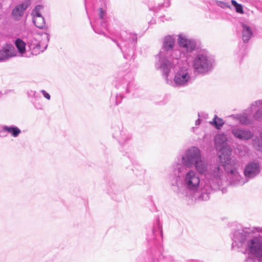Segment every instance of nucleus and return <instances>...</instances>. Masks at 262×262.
<instances>
[{
	"label": "nucleus",
	"instance_id": "f257e3e1",
	"mask_svg": "<svg viewBox=\"0 0 262 262\" xmlns=\"http://www.w3.org/2000/svg\"><path fill=\"white\" fill-rule=\"evenodd\" d=\"M177 165H183L185 169L194 167L199 174L205 176L204 193L201 196L204 200L208 199L209 194L213 190L220 189L223 185V170L218 165H212L208 168L207 162L202 156L201 150L196 146L188 148L181 157H177L171 165V169H176Z\"/></svg>",
	"mask_w": 262,
	"mask_h": 262
},
{
	"label": "nucleus",
	"instance_id": "f03ea898",
	"mask_svg": "<svg viewBox=\"0 0 262 262\" xmlns=\"http://www.w3.org/2000/svg\"><path fill=\"white\" fill-rule=\"evenodd\" d=\"M177 167L176 169H171L173 177L170 181V185L177 195L181 198L192 197L197 201L208 200L209 198L204 200L201 197L204 193L205 178L201 183L199 173L196 170H187L181 165H177Z\"/></svg>",
	"mask_w": 262,
	"mask_h": 262
},
{
	"label": "nucleus",
	"instance_id": "7ed1b4c3",
	"mask_svg": "<svg viewBox=\"0 0 262 262\" xmlns=\"http://www.w3.org/2000/svg\"><path fill=\"white\" fill-rule=\"evenodd\" d=\"M219 159L220 162L224 166L226 172L231 176V184L235 186L243 185L250 180L257 177L260 172V165L258 162H250L245 167V178H243L239 174L237 168L235 166V161L231 160L229 154H221L219 155Z\"/></svg>",
	"mask_w": 262,
	"mask_h": 262
},
{
	"label": "nucleus",
	"instance_id": "20e7f679",
	"mask_svg": "<svg viewBox=\"0 0 262 262\" xmlns=\"http://www.w3.org/2000/svg\"><path fill=\"white\" fill-rule=\"evenodd\" d=\"M176 43L174 35H168L163 39L162 46L158 55L159 60L155 63L156 69L167 76L171 68L178 64L181 60V53L173 49Z\"/></svg>",
	"mask_w": 262,
	"mask_h": 262
},
{
	"label": "nucleus",
	"instance_id": "39448f33",
	"mask_svg": "<svg viewBox=\"0 0 262 262\" xmlns=\"http://www.w3.org/2000/svg\"><path fill=\"white\" fill-rule=\"evenodd\" d=\"M182 61V60L174 67L171 68V69H173L174 70V75L173 80L169 79L168 78L170 72H168L167 76L162 72L167 83L174 88H181L187 86L192 83L194 79L192 68L188 63L181 65V62Z\"/></svg>",
	"mask_w": 262,
	"mask_h": 262
},
{
	"label": "nucleus",
	"instance_id": "423d86ee",
	"mask_svg": "<svg viewBox=\"0 0 262 262\" xmlns=\"http://www.w3.org/2000/svg\"><path fill=\"white\" fill-rule=\"evenodd\" d=\"M214 60L208 52L205 50H198L192 60V67L194 72L199 74H206L213 68Z\"/></svg>",
	"mask_w": 262,
	"mask_h": 262
},
{
	"label": "nucleus",
	"instance_id": "0eeeda50",
	"mask_svg": "<svg viewBox=\"0 0 262 262\" xmlns=\"http://www.w3.org/2000/svg\"><path fill=\"white\" fill-rule=\"evenodd\" d=\"M137 40V35L134 33L122 32L120 37L116 42L117 46L120 49L125 58L132 57Z\"/></svg>",
	"mask_w": 262,
	"mask_h": 262
},
{
	"label": "nucleus",
	"instance_id": "6e6552de",
	"mask_svg": "<svg viewBox=\"0 0 262 262\" xmlns=\"http://www.w3.org/2000/svg\"><path fill=\"white\" fill-rule=\"evenodd\" d=\"M178 43L181 48V59L185 57L187 59L191 56V53L195 50L196 48V41L189 38L184 34H180L178 36Z\"/></svg>",
	"mask_w": 262,
	"mask_h": 262
},
{
	"label": "nucleus",
	"instance_id": "1a4fd4ad",
	"mask_svg": "<svg viewBox=\"0 0 262 262\" xmlns=\"http://www.w3.org/2000/svg\"><path fill=\"white\" fill-rule=\"evenodd\" d=\"M134 74L129 70H119L116 77L115 86L117 89H121L129 93V88L134 80Z\"/></svg>",
	"mask_w": 262,
	"mask_h": 262
},
{
	"label": "nucleus",
	"instance_id": "9d476101",
	"mask_svg": "<svg viewBox=\"0 0 262 262\" xmlns=\"http://www.w3.org/2000/svg\"><path fill=\"white\" fill-rule=\"evenodd\" d=\"M113 137L121 145H124L131 139V135L125 129L121 124L112 126Z\"/></svg>",
	"mask_w": 262,
	"mask_h": 262
},
{
	"label": "nucleus",
	"instance_id": "9b49d317",
	"mask_svg": "<svg viewBox=\"0 0 262 262\" xmlns=\"http://www.w3.org/2000/svg\"><path fill=\"white\" fill-rule=\"evenodd\" d=\"M39 35H30L27 38V45L31 54L33 55H37L43 52L47 48L46 44L42 47L39 41Z\"/></svg>",
	"mask_w": 262,
	"mask_h": 262
},
{
	"label": "nucleus",
	"instance_id": "f8f14e48",
	"mask_svg": "<svg viewBox=\"0 0 262 262\" xmlns=\"http://www.w3.org/2000/svg\"><path fill=\"white\" fill-rule=\"evenodd\" d=\"M98 15L99 18L94 24L91 21V26L96 33L104 34L103 29H107V24L105 20L106 11L100 8L98 9Z\"/></svg>",
	"mask_w": 262,
	"mask_h": 262
},
{
	"label": "nucleus",
	"instance_id": "ddd939ff",
	"mask_svg": "<svg viewBox=\"0 0 262 262\" xmlns=\"http://www.w3.org/2000/svg\"><path fill=\"white\" fill-rule=\"evenodd\" d=\"M15 55L14 47L11 44H6L0 50V62L5 61Z\"/></svg>",
	"mask_w": 262,
	"mask_h": 262
},
{
	"label": "nucleus",
	"instance_id": "4468645a",
	"mask_svg": "<svg viewBox=\"0 0 262 262\" xmlns=\"http://www.w3.org/2000/svg\"><path fill=\"white\" fill-rule=\"evenodd\" d=\"M29 5V2L26 1L16 5L12 11L13 18L16 20H20L23 17L25 11L28 8Z\"/></svg>",
	"mask_w": 262,
	"mask_h": 262
},
{
	"label": "nucleus",
	"instance_id": "2eb2a0df",
	"mask_svg": "<svg viewBox=\"0 0 262 262\" xmlns=\"http://www.w3.org/2000/svg\"><path fill=\"white\" fill-rule=\"evenodd\" d=\"M232 133L234 136L240 140H248L253 136V133L248 129H243L235 127L232 129Z\"/></svg>",
	"mask_w": 262,
	"mask_h": 262
},
{
	"label": "nucleus",
	"instance_id": "dca6fc26",
	"mask_svg": "<svg viewBox=\"0 0 262 262\" xmlns=\"http://www.w3.org/2000/svg\"><path fill=\"white\" fill-rule=\"evenodd\" d=\"M5 133L10 134L12 137H17L21 133V130L15 126H0V137H5Z\"/></svg>",
	"mask_w": 262,
	"mask_h": 262
},
{
	"label": "nucleus",
	"instance_id": "f3484780",
	"mask_svg": "<svg viewBox=\"0 0 262 262\" xmlns=\"http://www.w3.org/2000/svg\"><path fill=\"white\" fill-rule=\"evenodd\" d=\"M242 39L244 42H247L251 38L253 32L251 28L248 25L242 24Z\"/></svg>",
	"mask_w": 262,
	"mask_h": 262
},
{
	"label": "nucleus",
	"instance_id": "a211bd4d",
	"mask_svg": "<svg viewBox=\"0 0 262 262\" xmlns=\"http://www.w3.org/2000/svg\"><path fill=\"white\" fill-rule=\"evenodd\" d=\"M227 140L226 136L224 134H219L214 138L215 146L217 149L221 150L224 147V144Z\"/></svg>",
	"mask_w": 262,
	"mask_h": 262
},
{
	"label": "nucleus",
	"instance_id": "6ab92c4d",
	"mask_svg": "<svg viewBox=\"0 0 262 262\" xmlns=\"http://www.w3.org/2000/svg\"><path fill=\"white\" fill-rule=\"evenodd\" d=\"M15 45L19 54H24L26 52V43L20 38H17L15 41Z\"/></svg>",
	"mask_w": 262,
	"mask_h": 262
},
{
	"label": "nucleus",
	"instance_id": "aec40b11",
	"mask_svg": "<svg viewBox=\"0 0 262 262\" xmlns=\"http://www.w3.org/2000/svg\"><path fill=\"white\" fill-rule=\"evenodd\" d=\"M32 19L33 23L36 27L42 29L45 27V20L42 16L35 17L32 18Z\"/></svg>",
	"mask_w": 262,
	"mask_h": 262
},
{
	"label": "nucleus",
	"instance_id": "412c9836",
	"mask_svg": "<svg viewBox=\"0 0 262 262\" xmlns=\"http://www.w3.org/2000/svg\"><path fill=\"white\" fill-rule=\"evenodd\" d=\"M42 9L43 6L42 5H38L36 6L31 12V15L32 16V18H34L35 17L42 16L41 14V11Z\"/></svg>",
	"mask_w": 262,
	"mask_h": 262
},
{
	"label": "nucleus",
	"instance_id": "4be33fe9",
	"mask_svg": "<svg viewBox=\"0 0 262 262\" xmlns=\"http://www.w3.org/2000/svg\"><path fill=\"white\" fill-rule=\"evenodd\" d=\"M237 119L239 122L243 124H248L250 123V121L248 118V115L246 113H243L241 115H237Z\"/></svg>",
	"mask_w": 262,
	"mask_h": 262
},
{
	"label": "nucleus",
	"instance_id": "5701e85b",
	"mask_svg": "<svg viewBox=\"0 0 262 262\" xmlns=\"http://www.w3.org/2000/svg\"><path fill=\"white\" fill-rule=\"evenodd\" d=\"M214 126L216 129H220V128L224 125V122L221 118H218L216 116H215L212 122Z\"/></svg>",
	"mask_w": 262,
	"mask_h": 262
},
{
	"label": "nucleus",
	"instance_id": "b1692460",
	"mask_svg": "<svg viewBox=\"0 0 262 262\" xmlns=\"http://www.w3.org/2000/svg\"><path fill=\"white\" fill-rule=\"evenodd\" d=\"M231 2L232 5L235 7L236 12L240 14L244 13L243 8L241 4H238L235 0H231Z\"/></svg>",
	"mask_w": 262,
	"mask_h": 262
},
{
	"label": "nucleus",
	"instance_id": "393cba45",
	"mask_svg": "<svg viewBox=\"0 0 262 262\" xmlns=\"http://www.w3.org/2000/svg\"><path fill=\"white\" fill-rule=\"evenodd\" d=\"M161 226L159 222H158L156 225H155L153 227L152 232L154 236H157V234H160L162 235V229Z\"/></svg>",
	"mask_w": 262,
	"mask_h": 262
},
{
	"label": "nucleus",
	"instance_id": "a878e982",
	"mask_svg": "<svg viewBox=\"0 0 262 262\" xmlns=\"http://www.w3.org/2000/svg\"><path fill=\"white\" fill-rule=\"evenodd\" d=\"M253 118L255 120L260 121L262 120V107L259 108L254 114Z\"/></svg>",
	"mask_w": 262,
	"mask_h": 262
},
{
	"label": "nucleus",
	"instance_id": "bb28decb",
	"mask_svg": "<svg viewBox=\"0 0 262 262\" xmlns=\"http://www.w3.org/2000/svg\"><path fill=\"white\" fill-rule=\"evenodd\" d=\"M215 4L219 7L223 9L230 8L229 4L224 1H215Z\"/></svg>",
	"mask_w": 262,
	"mask_h": 262
},
{
	"label": "nucleus",
	"instance_id": "cd10ccee",
	"mask_svg": "<svg viewBox=\"0 0 262 262\" xmlns=\"http://www.w3.org/2000/svg\"><path fill=\"white\" fill-rule=\"evenodd\" d=\"M27 96L29 98H37V95L36 91L33 90H29L27 91Z\"/></svg>",
	"mask_w": 262,
	"mask_h": 262
},
{
	"label": "nucleus",
	"instance_id": "c85d7f7f",
	"mask_svg": "<svg viewBox=\"0 0 262 262\" xmlns=\"http://www.w3.org/2000/svg\"><path fill=\"white\" fill-rule=\"evenodd\" d=\"M260 106H262V99L256 100L254 102H253L251 105V107H259Z\"/></svg>",
	"mask_w": 262,
	"mask_h": 262
},
{
	"label": "nucleus",
	"instance_id": "c756f323",
	"mask_svg": "<svg viewBox=\"0 0 262 262\" xmlns=\"http://www.w3.org/2000/svg\"><path fill=\"white\" fill-rule=\"evenodd\" d=\"M40 92L42 94L43 97L48 100H50V95L45 90H41Z\"/></svg>",
	"mask_w": 262,
	"mask_h": 262
},
{
	"label": "nucleus",
	"instance_id": "7c9ffc66",
	"mask_svg": "<svg viewBox=\"0 0 262 262\" xmlns=\"http://www.w3.org/2000/svg\"><path fill=\"white\" fill-rule=\"evenodd\" d=\"M163 7V5L162 4H159L157 6H155L154 7L151 8H149V10H152V11H154L155 12H157L158 11V9L160 8V7Z\"/></svg>",
	"mask_w": 262,
	"mask_h": 262
},
{
	"label": "nucleus",
	"instance_id": "2f4dec72",
	"mask_svg": "<svg viewBox=\"0 0 262 262\" xmlns=\"http://www.w3.org/2000/svg\"><path fill=\"white\" fill-rule=\"evenodd\" d=\"M122 96L121 95H117L116 96V104H119L121 102V100L122 99Z\"/></svg>",
	"mask_w": 262,
	"mask_h": 262
},
{
	"label": "nucleus",
	"instance_id": "473e14b6",
	"mask_svg": "<svg viewBox=\"0 0 262 262\" xmlns=\"http://www.w3.org/2000/svg\"><path fill=\"white\" fill-rule=\"evenodd\" d=\"M201 123V120L200 119H198L195 121V125H198Z\"/></svg>",
	"mask_w": 262,
	"mask_h": 262
},
{
	"label": "nucleus",
	"instance_id": "72a5a7b5",
	"mask_svg": "<svg viewBox=\"0 0 262 262\" xmlns=\"http://www.w3.org/2000/svg\"><path fill=\"white\" fill-rule=\"evenodd\" d=\"M45 38H46V39L47 40V41L48 42L49 40V36L48 34H45Z\"/></svg>",
	"mask_w": 262,
	"mask_h": 262
},
{
	"label": "nucleus",
	"instance_id": "f704fd0d",
	"mask_svg": "<svg viewBox=\"0 0 262 262\" xmlns=\"http://www.w3.org/2000/svg\"><path fill=\"white\" fill-rule=\"evenodd\" d=\"M2 96H3V93L1 92H0V99H1Z\"/></svg>",
	"mask_w": 262,
	"mask_h": 262
},
{
	"label": "nucleus",
	"instance_id": "c9c22d12",
	"mask_svg": "<svg viewBox=\"0 0 262 262\" xmlns=\"http://www.w3.org/2000/svg\"><path fill=\"white\" fill-rule=\"evenodd\" d=\"M260 138H261V139L262 140V132L260 134Z\"/></svg>",
	"mask_w": 262,
	"mask_h": 262
},
{
	"label": "nucleus",
	"instance_id": "e433bc0d",
	"mask_svg": "<svg viewBox=\"0 0 262 262\" xmlns=\"http://www.w3.org/2000/svg\"><path fill=\"white\" fill-rule=\"evenodd\" d=\"M2 8V5L0 3V9Z\"/></svg>",
	"mask_w": 262,
	"mask_h": 262
}]
</instances>
